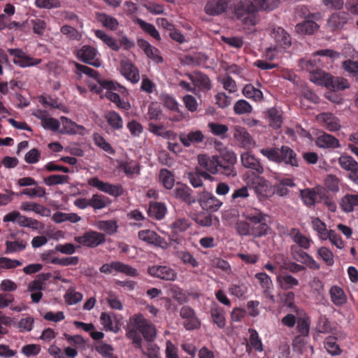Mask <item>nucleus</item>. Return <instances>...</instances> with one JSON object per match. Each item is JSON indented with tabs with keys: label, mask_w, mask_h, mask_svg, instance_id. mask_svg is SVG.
<instances>
[{
	"label": "nucleus",
	"mask_w": 358,
	"mask_h": 358,
	"mask_svg": "<svg viewBox=\"0 0 358 358\" xmlns=\"http://www.w3.org/2000/svg\"><path fill=\"white\" fill-rule=\"evenodd\" d=\"M126 336L132 341L135 348L142 350V336L147 341H152L156 337V329L142 314H134L129 317Z\"/></svg>",
	"instance_id": "f257e3e1"
},
{
	"label": "nucleus",
	"mask_w": 358,
	"mask_h": 358,
	"mask_svg": "<svg viewBox=\"0 0 358 358\" xmlns=\"http://www.w3.org/2000/svg\"><path fill=\"white\" fill-rule=\"evenodd\" d=\"M260 152L269 160L276 163L283 162L292 166H299L296 154L289 146L282 145L280 148H263L260 150Z\"/></svg>",
	"instance_id": "f03ea898"
},
{
	"label": "nucleus",
	"mask_w": 358,
	"mask_h": 358,
	"mask_svg": "<svg viewBox=\"0 0 358 358\" xmlns=\"http://www.w3.org/2000/svg\"><path fill=\"white\" fill-rule=\"evenodd\" d=\"M234 14L236 17L248 25L256 24V13L259 7L252 0L238 1L234 4Z\"/></svg>",
	"instance_id": "7ed1b4c3"
},
{
	"label": "nucleus",
	"mask_w": 358,
	"mask_h": 358,
	"mask_svg": "<svg viewBox=\"0 0 358 358\" xmlns=\"http://www.w3.org/2000/svg\"><path fill=\"white\" fill-rule=\"evenodd\" d=\"M252 186L260 201H264L274 194L273 185L259 176H255L252 179Z\"/></svg>",
	"instance_id": "20e7f679"
},
{
	"label": "nucleus",
	"mask_w": 358,
	"mask_h": 358,
	"mask_svg": "<svg viewBox=\"0 0 358 358\" xmlns=\"http://www.w3.org/2000/svg\"><path fill=\"white\" fill-rule=\"evenodd\" d=\"M89 185L111 196L117 197L123 194L124 190L120 185H112L100 180L97 177H93L87 180Z\"/></svg>",
	"instance_id": "39448f33"
},
{
	"label": "nucleus",
	"mask_w": 358,
	"mask_h": 358,
	"mask_svg": "<svg viewBox=\"0 0 358 358\" xmlns=\"http://www.w3.org/2000/svg\"><path fill=\"white\" fill-rule=\"evenodd\" d=\"M196 201L203 210H210L212 212L217 211L222 205V202L217 199L212 193L203 190L199 193Z\"/></svg>",
	"instance_id": "423d86ee"
},
{
	"label": "nucleus",
	"mask_w": 358,
	"mask_h": 358,
	"mask_svg": "<svg viewBox=\"0 0 358 358\" xmlns=\"http://www.w3.org/2000/svg\"><path fill=\"white\" fill-rule=\"evenodd\" d=\"M74 240L78 243L90 248H95L106 241L104 234L94 231H87L83 236H76Z\"/></svg>",
	"instance_id": "0eeeda50"
},
{
	"label": "nucleus",
	"mask_w": 358,
	"mask_h": 358,
	"mask_svg": "<svg viewBox=\"0 0 358 358\" xmlns=\"http://www.w3.org/2000/svg\"><path fill=\"white\" fill-rule=\"evenodd\" d=\"M180 316L184 320L183 326L187 330H194L200 327L201 322L191 307L182 306L180 310Z\"/></svg>",
	"instance_id": "6e6552de"
},
{
	"label": "nucleus",
	"mask_w": 358,
	"mask_h": 358,
	"mask_svg": "<svg viewBox=\"0 0 358 358\" xmlns=\"http://www.w3.org/2000/svg\"><path fill=\"white\" fill-rule=\"evenodd\" d=\"M348 12L340 11L332 13L327 20V26L332 31H340L344 26L352 20Z\"/></svg>",
	"instance_id": "1a4fd4ad"
},
{
	"label": "nucleus",
	"mask_w": 358,
	"mask_h": 358,
	"mask_svg": "<svg viewBox=\"0 0 358 358\" xmlns=\"http://www.w3.org/2000/svg\"><path fill=\"white\" fill-rule=\"evenodd\" d=\"M173 195L177 199L191 206L196 203V197L193 194V190L187 185L178 182L173 191Z\"/></svg>",
	"instance_id": "9d476101"
},
{
	"label": "nucleus",
	"mask_w": 358,
	"mask_h": 358,
	"mask_svg": "<svg viewBox=\"0 0 358 358\" xmlns=\"http://www.w3.org/2000/svg\"><path fill=\"white\" fill-rule=\"evenodd\" d=\"M120 71L131 83L135 84L140 80L138 68L129 59H122L120 62Z\"/></svg>",
	"instance_id": "9b49d317"
},
{
	"label": "nucleus",
	"mask_w": 358,
	"mask_h": 358,
	"mask_svg": "<svg viewBox=\"0 0 358 358\" xmlns=\"http://www.w3.org/2000/svg\"><path fill=\"white\" fill-rule=\"evenodd\" d=\"M338 164L345 171H350L349 178L358 184V163L349 155H341Z\"/></svg>",
	"instance_id": "f8f14e48"
},
{
	"label": "nucleus",
	"mask_w": 358,
	"mask_h": 358,
	"mask_svg": "<svg viewBox=\"0 0 358 358\" xmlns=\"http://www.w3.org/2000/svg\"><path fill=\"white\" fill-rule=\"evenodd\" d=\"M241 158L243 166L252 170L254 175L259 176L264 173V169L259 160L250 152H246L243 153Z\"/></svg>",
	"instance_id": "ddd939ff"
},
{
	"label": "nucleus",
	"mask_w": 358,
	"mask_h": 358,
	"mask_svg": "<svg viewBox=\"0 0 358 358\" xmlns=\"http://www.w3.org/2000/svg\"><path fill=\"white\" fill-rule=\"evenodd\" d=\"M219 162H226L229 164L227 166H223L225 176L227 177H235L237 173L234 168V164L236 162V157L233 152L228 151L225 148L220 151V156H219Z\"/></svg>",
	"instance_id": "4468645a"
},
{
	"label": "nucleus",
	"mask_w": 358,
	"mask_h": 358,
	"mask_svg": "<svg viewBox=\"0 0 358 358\" xmlns=\"http://www.w3.org/2000/svg\"><path fill=\"white\" fill-rule=\"evenodd\" d=\"M229 3V0H208L204 7V11L210 16L220 15L227 10Z\"/></svg>",
	"instance_id": "2eb2a0df"
},
{
	"label": "nucleus",
	"mask_w": 358,
	"mask_h": 358,
	"mask_svg": "<svg viewBox=\"0 0 358 358\" xmlns=\"http://www.w3.org/2000/svg\"><path fill=\"white\" fill-rule=\"evenodd\" d=\"M100 320L103 326L104 330L118 333L120 330V322L117 315L114 313H102Z\"/></svg>",
	"instance_id": "dca6fc26"
},
{
	"label": "nucleus",
	"mask_w": 358,
	"mask_h": 358,
	"mask_svg": "<svg viewBox=\"0 0 358 358\" xmlns=\"http://www.w3.org/2000/svg\"><path fill=\"white\" fill-rule=\"evenodd\" d=\"M198 162L200 166L205 169L210 173H218L219 156L213 155L210 157L206 155H198Z\"/></svg>",
	"instance_id": "f3484780"
},
{
	"label": "nucleus",
	"mask_w": 358,
	"mask_h": 358,
	"mask_svg": "<svg viewBox=\"0 0 358 358\" xmlns=\"http://www.w3.org/2000/svg\"><path fill=\"white\" fill-rule=\"evenodd\" d=\"M325 189L320 187L305 189L301 191V196L304 203L310 207L314 206L317 197L323 199Z\"/></svg>",
	"instance_id": "a211bd4d"
},
{
	"label": "nucleus",
	"mask_w": 358,
	"mask_h": 358,
	"mask_svg": "<svg viewBox=\"0 0 358 358\" xmlns=\"http://www.w3.org/2000/svg\"><path fill=\"white\" fill-rule=\"evenodd\" d=\"M234 137L243 148H249L255 144L253 138L247 129L241 126L234 127Z\"/></svg>",
	"instance_id": "6ab92c4d"
},
{
	"label": "nucleus",
	"mask_w": 358,
	"mask_h": 358,
	"mask_svg": "<svg viewBox=\"0 0 358 358\" xmlns=\"http://www.w3.org/2000/svg\"><path fill=\"white\" fill-rule=\"evenodd\" d=\"M324 87L334 92H337L350 88V85L347 79L343 77H335L330 74L329 77L326 78Z\"/></svg>",
	"instance_id": "aec40b11"
},
{
	"label": "nucleus",
	"mask_w": 358,
	"mask_h": 358,
	"mask_svg": "<svg viewBox=\"0 0 358 358\" xmlns=\"http://www.w3.org/2000/svg\"><path fill=\"white\" fill-rule=\"evenodd\" d=\"M179 139L185 147H189L191 144L199 143L203 141L204 135L200 130L190 131L188 134L181 133Z\"/></svg>",
	"instance_id": "412c9836"
},
{
	"label": "nucleus",
	"mask_w": 358,
	"mask_h": 358,
	"mask_svg": "<svg viewBox=\"0 0 358 358\" xmlns=\"http://www.w3.org/2000/svg\"><path fill=\"white\" fill-rule=\"evenodd\" d=\"M196 87L201 90H209L211 88V84L209 78L206 74L201 72H196L194 75H188Z\"/></svg>",
	"instance_id": "4be33fe9"
},
{
	"label": "nucleus",
	"mask_w": 358,
	"mask_h": 358,
	"mask_svg": "<svg viewBox=\"0 0 358 358\" xmlns=\"http://www.w3.org/2000/svg\"><path fill=\"white\" fill-rule=\"evenodd\" d=\"M316 144L320 148H336L340 147L339 141L332 135L327 133H323L317 138Z\"/></svg>",
	"instance_id": "5701e85b"
},
{
	"label": "nucleus",
	"mask_w": 358,
	"mask_h": 358,
	"mask_svg": "<svg viewBox=\"0 0 358 358\" xmlns=\"http://www.w3.org/2000/svg\"><path fill=\"white\" fill-rule=\"evenodd\" d=\"M339 205L345 213H351L355 206H358V194H347L341 198Z\"/></svg>",
	"instance_id": "b1692460"
},
{
	"label": "nucleus",
	"mask_w": 358,
	"mask_h": 358,
	"mask_svg": "<svg viewBox=\"0 0 358 358\" xmlns=\"http://www.w3.org/2000/svg\"><path fill=\"white\" fill-rule=\"evenodd\" d=\"M320 26L313 20H305L295 26L296 32L301 35H311L317 31Z\"/></svg>",
	"instance_id": "393cba45"
},
{
	"label": "nucleus",
	"mask_w": 358,
	"mask_h": 358,
	"mask_svg": "<svg viewBox=\"0 0 358 358\" xmlns=\"http://www.w3.org/2000/svg\"><path fill=\"white\" fill-rule=\"evenodd\" d=\"M166 207L161 202L151 201L148 210V215L156 220H160L165 216Z\"/></svg>",
	"instance_id": "a878e982"
},
{
	"label": "nucleus",
	"mask_w": 358,
	"mask_h": 358,
	"mask_svg": "<svg viewBox=\"0 0 358 358\" xmlns=\"http://www.w3.org/2000/svg\"><path fill=\"white\" fill-rule=\"evenodd\" d=\"M96 53L97 51L94 47L84 45L77 50L76 57L82 62L87 64L95 58Z\"/></svg>",
	"instance_id": "bb28decb"
},
{
	"label": "nucleus",
	"mask_w": 358,
	"mask_h": 358,
	"mask_svg": "<svg viewBox=\"0 0 358 358\" xmlns=\"http://www.w3.org/2000/svg\"><path fill=\"white\" fill-rule=\"evenodd\" d=\"M310 319L308 317H299L297 320L296 329L299 333V336H296L294 339V345L296 343L302 341V336H307L310 331Z\"/></svg>",
	"instance_id": "cd10ccee"
},
{
	"label": "nucleus",
	"mask_w": 358,
	"mask_h": 358,
	"mask_svg": "<svg viewBox=\"0 0 358 358\" xmlns=\"http://www.w3.org/2000/svg\"><path fill=\"white\" fill-rule=\"evenodd\" d=\"M52 277L50 273L38 274L35 280L31 281L28 285V292L41 291L44 289L46 281H50Z\"/></svg>",
	"instance_id": "c85d7f7f"
},
{
	"label": "nucleus",
	"mask_w": 358,
	"mask_h": 358,
	"mask_svg": "<svg viewBox=\"0 0 358 358\" xmlns=\"http://www.w3.org/2000/svg\"><path fill=\"white\" fill-rule=\"evenodd\" d=\"M256 278L259 282L262 287L264 289V296L271 299L274 300V296L271 294V287H272V281L270 277L265 273H259L255 275Z\"/></svg>",
	"instance_id": "c756f323"
},
{
	"label": "nucleus",
	"mask_w": 358,
	"mask_h": 358,
	"mask_svg": "<svg viewBox=\"0 0 358 358\" xmlns=\"http://www.w3.org/2000/svg\"><path fill=\"white\" fill-rule=\"evenodd\" d=\"M60 120L63 125L62 129L59 130L61 134H74L77 132L76 129H78V130L85 129L83 126L77 124L66 117L62 116Z\"/></svg>",
	"instance_id": "7c9ffc66"
},
{
	"label": "nucleus",
	"mask_w": 358,
	"mask_h": 358,
	"mask_svg": "<svg viewBox=\"0 0 358 358\" xmlns=\"http://www.w3.org/2000/svg\"><path fill=\"white\" fill-rule=\"evenodd\" d=\"M317 329L318 332L322 334H333L336 331V328L325 315H321L318 318Z\"/></svg>",
	"instance_id": "2f4dec72"
},
{
	"label": "nucleus",
	"mask_w": 358,
	"mask_h": 358,
	"mask_svg": "<svg viewBox=\"0 0 358 358\" xmlns=\"http://www.w3.org/2000/svg\"><path fill=\"white\" fill-rule=\"evenodd\" d=\"M329 294L331 301L337 306L343 305L347 301L343 290L338 286H333L330 289Z\"/></svg>",
	"instance_id": "473e14b6"
},
{
	"label": "nucleus",
	"mask_w": 358,
	"mask_h": 358,
	"mask_svg": "<svg viewBox=\"0 0 358 358\" xmlns=\"http://www.w3.org/2000/svg\"><path fill=\"white\" fill-rule=\"evenodd\" d=\"M273 37L281 47L286 48L291 45L290 36L281 27L274 29Z\"/></svg>",
	"instance_id": "72a5a7b5"
},
{
	"label": "nucleus",
	"mask_w": 358,
	"mask_h": 358,
	"mask_svg": "<svg viewBox=\"0 0 358 358\" xmlns=\"http://www.w3.org/2000/svg\"><path fill=\"white\" fill-rule=\"evenodd\" d=\"M110 202V199L107 196L102 194H94L90 199V206L94 210H99L106 207Z\"/></svg>",
	"instance_id": "f704fd0d"
},
{
	"label": "nucleus",
	"mask_w": 358,
	"mask_h": 358,
	"mask_svg": "<svg viewBox=\"0 0 358 358\" xmlns=\"http://www.w3.org/2000/svg\"><path fill=\"white\" fill-rule=\"evenodd\" d=\"M52 220L56 223H62L65 221H69L72 223L79 222L81 218L76 213H65L62 212H56L53 214Z\"/></svg>",
	"instance_id": "c9c22d12"
},
{
	"label": "nucleus",
	"mask_w": 358,
	"mask_h": 358,
	"mask_svg": "<svg viewBox=\"0 0 358 358\" xmlns=\"http://www.w3.org/2000/svg\"><path fill=\"white\" fill-rule=\"evenodd\" d=\"M295 183L291 178H283L278 184L273 185L274 194L276 193L280 196H285L288 194L287 187H294Z\"/></svg>",
	"instance_id": "e433bc0d"
},
{
	"label": "nucleus",
	"mask_w": 358,
	"mask_h": 358,
	"mask_svg": "<svg viewBox=\"0 0 358 358\" xmlns=\"http://www.w3.org/2000/svg\"><path fill=\"white\" fill-rule=\"evenodd\" d=\"M159 178L164 187L167 189H171L175 183L174 176L171 171L166 169H162L159 171Z\"/></svg>",
	"instance_id": "4c0bfd02"
},
{
	"label": "nucleus",
	"mask_w": 358,
	"mask_h": 358,
	"mask_svg": "<svg viewBox=\"0 0 358 358\" xmlns=\"http://www.w3.org/2000/svg\"><path fill=\"white\" fill-rule=\"evenodd\" d=\"M242 92L245 97L252 99L255 101H260L263 99L262 92L260 90L255 88L252 84L245 85Z\"/></svg>",
	"instance_id": "58836bf2"
},
{
	"label": "nucleus",
	"mask_w": 358,
	"mask_h": 358,
	"mask_svg": "<svg viewBox=\"0 0 358 358\" xmlns=\"http://www.w3.org/2000/svg\"><path fill=\"white\" fill-rule=\"evenodd\" d=\"M95 36L101 39L106 45H107L110 49L115 51H118L120 50V45H118L117 41L113 38L112 36L108 35L102 30H96Z\"/></svg>",
	"instance_id": "ea45409f"
},
{
	"label": "nucleus",
	"mask_w": 358,
	"mask_h": 358,
	"mask_svg": "<svg viewBox=\"0 0 358 358\" xmlns=\"http://www.w3.org/2000/svg\"><path fill=\"white\" fill-rule=\"evenodd\" d=\"M324 127L329 131H336L340 129L338 120L331 113L322 114Z\"/></svg>",
	"instance_id": "a19ab883"
},
{
	"label": "nucleus",
	"mask_w": 358,
	"mask_h": 358,
	"mask_svg": "<svg viewBox=\"0 0 358 358\" xmlns=\"http://www.w3.org/2000/svg\"><path fill=\"white\" fill-rule=\"evenodd\" d=\"M21 210H32L36 213L41 214L43 216H48L50 210L45 206L33 202H24L22 203Z\"/></svg>",
	"instance_id": "79ce46f5"
},
{
	"label": "nucleus",
	"mask_w": 358,
	"mask_h": 358,
	"mask_svg": "<svg viewBox=\"0 0 358 358\" xmlns=\"http://www.w3.org/2000/svg\"><path fill=\"white\" fill-rule=\"evenodd\" d=\"M96 19L99 22H101L105 27L113 31L116 30L119 24L115 17L106 13H96Z\"/></svg>",
	"instance_id": "37998d69"
},
{
	"label": "nucleus",
	"mask_w": 358,
	"mask_h": 358,
	"mask_svg": "<svg viewBox=\"0 0 358 358\" xmlns=\"http://www.w3.org/2000/svg\"><path fill=\"white\" fill-rule=\"evenodd\" d=\"M105 118L108 124L114 129L118 130L122 128V119L115 111L108 112L105 115Z\"/></svg>",
	"instance_id": "c03bdc74"
},
{
	"label": "nucleus",
	"mask_w": 358,
	"mask_h": 358,
	"mask_svg": "<svg viewBox=\"0 0 358 358\" xmlns=\"http://www.w3.org/2000/svg\"><path fill=\"white\" fill-rule=\"evenodd\" d=\"M148 273L164 280H175L176 273L174 270H148Z\"/></svg>",
	"instance_id": "a18cd8bd"
},
{
	"label": "nucleus",
	"mask_w": 358,
	"mask_h": 358,
	"mask_svg": "<svg viewBox=\"0 0 358 358\" xmlns=\"http://www.w3.org/2000/svg\"><path fill=\"white\" fill-rule=\"evenodd\" d=\"M268 116L269 120V125L273 129H278L281 127L282 120L279 111L275 108H271L268 110Z\"/></svg>",
	"instance_id": "49530a36"
},
{
	"label": "nucleus",
	"mask_w": 358,
	"mask_h": 358,
	"mask_svg": "<svg viewBox=\"0 0 358 358\" xmlns=\"http://www.w3.org/2000/svg\"><path fill=\"white\" fill-rule=\"evenodd\" d=\"M70 177L67 175H51L44 178L43 182L48 186L68 183Z\"/></svg>",
	"instance_id": "de8ad7c7"
},
{
	"label": "nucleus",
	"mask_w": 358,
	"mask_h": 358,
	"mask_svg": "<svg viewBox=\"0 0 358 358\" xmlns=\"http://www.w3.org/2000/svg\"><path fill=\"white\" fill-rule=\"evenodd\" d=\"M137 23L141 27V28L149 34L152 37H153L157 41L161 40V37L159 35V31L156 29L155 27L150 23H148L145 22L144 20L138 18L137 19Z\"/></svg>",
	"instance_id": "09e8293b"
},
{
	"label": "nucleus",
	"mask_w": 358,
	"mask_h": 358,
	"mask_svg": "<svg viewBox=\"0 0 358 358\" xmlns=\"http://www.w3.org/2000/svg\"><path fill=\"white\" fill-rule=\"evenodd\" d=\"M336 340L335 337L329 336L324 343L325 349L331 355H339L342 352Z\"/></svg>",
	"instance_id": "8fccbe9b"
},
{
	"label": "nucleus",
	"mask_w": 358,
	"mask_h": 358,
	"mask_svg": "<svg viewBox=\"0 0 358 358\" xmlns=\"http://www.w3.org/2000/svg\"><path fill=\"white\" fill-rule=\"evenodd\" d=\"M257 224V226L254 224L251 227V235L254 237L266 236L268 231L271 230L270 227L266 222V220Z\"/></svg>",
	"instance_id": "3c124183"
},
{
	"label": "nucleus",
	"mask_w": 358,
	"mask_h": 358,
	"mask_svg": "<svg viewBox=\"0 0 358 358\" xmlns=\"http://www.w3.org/2000/svg\"><path fill=\"white\" fill-rule=\"evenodd\" d=\"M211 317L213 322L220 328L223 329L226 325L225 317L223 310L220 308H213L211 310Z\"/></svg>",
	"instance_id": "603ef678"
},
{
	"label": "nucleus",
	"mask_w": 358,
	"mask_h": 358,
	"mask_svg": "<svg viewBox=\"0 0 358 358\" xmlns=\"http://www.w3.org/2000/svg\"><path fill=\"white\" fill-rule=\"evenodd\" d=\"M259 9L262 10H273L278 7L281 0H252Z\"/></svg>",
	"instance_id": "864d4df0"
},
{
	"label": "nucleus",
	"mask_w": 358,
	"mask_h": 358,
	"mask_svg": "<svg viewBox=\"0 0 358 358\" xmlns=\"http://www.w3.org/2000/svg\"><path fill=\"white\" fill-rule=\"evenodd\" d=\"M42 120V125L46 129H50L52 131H59L60 122L58 120L53 117H47L44 116L38 117Z\"/></svg>",
	"instance_id": "5fc2aeb1"
},
{
	"label": "nucleus",
	"mask_w": 358,
	"mask_h": 358,
	"mask_svg": "<svg viewBox=\"0 0 358 358\" xmlns=\"http://www.w3.org/2000/svg\"><path fill=\"white\" fill-rule=\"evenodd\" d=\"M41 62V59H34L32 57L27 56L26 55H23L22 58L13 59V63L15 64L19 65L21 67L36 66L37 64H39Z\"/></svg>",
	"instance_id": "6e6d98bb"
},
{
	"label": "nucleus",
	"mask_w": 358,
	"mask_h": 358,
	"mask_svg": "<svg viewBox=\"0 0 358 358\" xmlns=\"http://www.w3.org/2000/svg\"><path fill=\"white\" fill-rule=\"evenodd\" d=\"M329 73H325L318 67L316 71L310 74V80L314 83L323 85L324 86L326 78L329 77Z\"/></svg>",
	"instance_id": "4d7b16f0"
},
{
	"label": "nucleus",
	"mask_w": 358,
	"mask_h": 358,
	"mask_svg": "<svg viewBox=\"0 0 358 358\" xmlns=\"http://www.w3.org/2000/svg\"><path fill=\"white\" fill-rule=\"evenodd\" d=\"M250 333L249 343L252 348L255 350L262 352L263 350V346L261 339L259 337L258 333L256 330L250 329Z\"/></svg>",
	"instance_id": "13d9d810"
},
{
	"label": "nucleus",
	"mask_w": 358,
	"mask_h": 358,
	"mask_svg": "<svg viewBox=\"0 0 358 358\" xmlns=\"http://www.w3.org/2000/svg\"><path fill=\"white\" fill-rule=\"evenodd\" d=\"M278 280L282 288L285 289H290L298 285V280L289 275L278 276Z\"/></svg>",
	"instance_id": "bf43d9fd"
},
{
	"label": "nucleus",
	"mask_w": 358,
	"mask_h": 358,
	"mask_svg": "<svg viewBox=\"0 0 358 358\" xmlns=\"http://www.w3.org/2000/svg\"><path fill=\"white\" fill-rule=\"evenodd\" d=\"M50 262L54 264H57L62 266L69 265H76L79 259L78 257H66L63 258H52Z\"/></svg>",
	"instance_id": "052dcab7"
},
{
	"label": "nucleus",
	"mask_w": 358,
	"mask_h": 358,
	"mask_svg": "<svg viewBox=\"0 0 358 358\" xmlns=\"http://www.w3.org/2000/svg\"><path fill=\"white\" fill-rule=\"evenodd\" d=\"M66 302L69 305H73L83 299V294L80 292H76L73 289H69L64 296Z\"/></svg>",
	"instance_id": "680f3d73"
},
{
	"label": "nucleus",
	"mask_w": 358,
	"mask_h": 358,
	"mask_svg": "<svg viewBox=\"0 0 358 358\" xmlns=\"http://www.w3.org/2000/svg\"><path fill=\"white\" fill-rule=\"evenodd\" d=\"M94 140L95 144L101 149H103L104 151L108 152L109 154L115 153V150L113 148L111 145L105 140V138L103 136L99 134H94Z\"/></svg>",
	"instance_id": "e2e57ef3"
},
{
	"label": "nucleus",
	"mask_w": 358,
	"mask_h": 358,
	"mask_svg": "<svg viewBox=\"0 0 358 358\" xmlns=\"http://www.w3.org/2000/svg\"><path fill=\"white\" fill-rule=\"evenodd\" d=\"M252 109L251 105L243 99L238 101L234 106L235 113L238 115L249 113L252 111Z\"/></svg>",
	"instance_id": "0e129e2a"
},
{
	"label": "nucleus",
	"mask_w": 358,
	"mask_h": 358,
	"mask_svg": "<svg viewBox=\"0 0 358 358\" xmlns=\"http://www.w3.org/2000/svg\"><path fill=\"white\" fill-rule=\"evenodd\" d=\"M243 216L249 221H250L253 225H257L258 223L265 220L266 215L262 213L260 210H255L254 213L248 212L244 214Z\"/></svg>",
	"instance_id": "69168bd1"
},
{
	"label": "nucleus",
	"mask_w": 358,
	"mask_h": 358,
	"mask_svg": "<svg viewBox=\"0 0 358 358\" xmlns=\"http://www.w3.org/2000/svg\"><path fill=\"white\" fill-rule=\"evenodd\" d=\"M327 236L323 237L324 239L329 238L332 244L336 245L338 248H343L344 247L343 241L341 236L336 234L335 231L330 229L327 232Z\"/></svg>",
	"instance_id": "338daca9"
},
{
	"label": "nucleus",
	"mask_w": 358,
	"mask_h": 358,
	"mask_svg": "<svg viewBox=\"0 0 358 358\" xmlns=\"http://www.w3.org/2000/svg\"><path fill=\"white\" fill-rule=\"evenodd\" d=\"M317 253L327 266H330L334 264L333 253L327 248L321 247L318 249Z\"/></svg>",
	"instance_id": "774afa93"
}]
</instances>
